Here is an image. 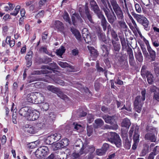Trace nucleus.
Listing matches in <instances>:
<instances>
[{
	"mask_svg": "<svg viewBox=\"0 0 159 159\" xmlns=\"http://www.w3.org/2000/svg\"><path fill=\"white\" fill-rule=\"evenodd\" d=\"M111 8L108 7L106 8H103L102 10L104 12L108 21L111 24H113L117 19V17L119 20H124V16L123 11L119 5L117 3L116 0H110Z\"/></svg>",
	"mask_w": 159,
	"mask_h": 159,
	"instance_id": "f257e3e1",
	"label": "nucleus"
},
{
	"mask_svg": "<svg viewBox=\"0 0 159 159\" xmlns=\"http://www.w3.org/2000/svg\"><path fill=\"white\" fill-rule=\"evenodd\" d=\"M74 148L75 152L73 153L71 156L72 159H77L80 155L84 154L89 152L90 153H93L95 150V148L87 145H84L82 142L80 140L77 141L75 143Z\"/></svg>",
	"mask_w": 159,
	"mask_h": 159,
	"instance_id": "f03ea898",
	"label": "nucleus"
},
{
	"mask_svg": "<svg viewBox=\"0 0 159 159\" xmlns=\"http://www.w3.org/2000/svg\"><path fill=\"white\" fill-rule=\"evenodd\" d=\"M146 130L147 132L151 133H148L145 135V140L150 141L151 142H156L157 134V131L156 129L152 126H147L146 128Z\"/></svg>",
	"mask_w": 159,
	"mask_h": 159,
	"instance_id": "7ed1b4c3",
	"label": "nucleus"
},
{
	"mask_svg": "<svg viewBox=\"0 0 159 159\" xmlns=\"http://www.w3.org/2000/svg\"><path fill=\"white\" fill-rule=\"evenodd\" d=\"M129 136L130 138L133 134L134 144L132 146V148L133 150L136 149L138 143L139 141V134L138 129H134V127H131L129 131Z\"/></svg>",
	"mask_w": 159,
	"mask_h": 159,
	"instance_id": "20e7f679",
	"label": "nucleus"
},
{
	"mask_svg": "<svg viewBox=\"0 0 159 159\" xmlns=\"http://www.w3.org/2000/svg\"><path fill=\"white\" fill-rule=\"evenodd\" d=\"M108 140L112 143H114L117 147L121 146V140L119 135L116 133L110 132L108 133Z\"/></svg>",
	"mask_w": 159,
	"mask_h": 159,
	"instance_id": "39448f33",
	"label": "nucleus"
},
{
	"mask_svg": "<svg viewBox=\"0 0 159 159\" xmlns=\"http://www.w3.org/2000/svg\"><path fill=\"white\" fill-rule=\"evenodd\" d=\"M47 90L54 93H56L57 96L61 99L66 100L68 98L67 96L64 94L60 89L53 85H48L46 87Z\"/></svg>",
	"mask_w": 159,
	"mask_h": 159,
	"instance_id": "423d86ee",
	"label": "nucleus"
},
{
	"mask_svg": "<svg viewBox=\"0 0 159 159\" xmlns=\"http://www.w3.org/2000/svg\"><path fill=\"white\" fill-rule=\"evenodd\" d=\"M49 153L48 148L44 146L39 147L35 152V155L38 158L42 157H46Z\"/></svg>",
	"mask_w": 159,
	"mask_h": 159,
	"instance_id": "0eeeda50",
	"label": "nucleus"
},
{
	"mask_svg": "<svg viewBox=\"0 0 159 159\" xmlns=\"http://www.w3.org/2000/svg\"><path fill=\"white\" fill-rule=\"evenodd\" d=\"M61 134L59 133H57L52 134L50 136L48 137L46 142L49 144H52L54 142L59 141L61 139Z\"/></svg>",
	"mask_w": 159,
	"mask_h": 159,
	"instance_id": "6e6552de",
	"label": "nucleus"
},
{
	"mask_svg": "<svg viewBox=\"0 0 159 159\" xmlns=\"http://www.w3.org/2000/svg\"><path fill=\"white\" fill-rule=\"evenodd\" d=\"M144 102L140 100L139 97H136L133 104L135 111L138 113L141 112Z\"/></svg>",
	"mask_w": 159,
	"mask_h": 159,
	"instance_id": "1a4fd4ad",
	"label": "nucleus"
},
{
	"mask_svg": "<svg viewBox=\"0 0 159 159\" xmlns=\"http://www.w3.org/2000/svg\"><path fill=\"white\" fill-rule=\"evenodd\" d=\"M39 113L38 111L32 110L31 109L30 111L29 112L26 119L29 121H34L39 118Z\"/></svg>",
	"mask_w": 159,
	"mask_h": 159,
	"instance_id": "9d476101",
	"label": "nucleus"
},
{
	"mask_svg": "<svg viewBox=\"0 0 159 159\" xmlns=\"http://www.w3.org/2000/svg\"><path fill=\"white\" fill-rule=\"evenodd\" d=\"M35 104L40 103L43 102L45 98L43 94L39 92H35Z\"/></svg>",
	"mask_w": 159,
	"mask_h": 159,
	"instance_id": "9b49d317",
	"label": "nucleus"
},
{
	"mask_svg": "<svg viewBox=\"0 0 159 159\" xmlns=\"http://www.w3.org/2000/svg\"><path fill=\"white\" fill-rule=\"evenodd\" d=\"M31 109L30 107L27 106L22 107L19 110V114L21 116L25 117L26 119Z\"/></svg>",
	"mask_w": 159,
	"mask_h": 159,
	"instance_id": "f8f14e48",
	"label": "nucleus"
},
{
	"mask_svg": "<svg viewBox=\"0 0 159 159\" xmlns=\"http://www.w3.org/2000/svg\"><path fill=\"white\" fill-rule=\"evenodd\" d=\"M82 36L86 43L89 44L91 43L92 39L90 35L88 34V30L86 28H84L82 31Z\"/></svg>",
	"mask_w": 159,
	"mask_h": 159,
	"instance_id": "ddd939ff",
	"label": "nucleus"
},
{
	"mask_svg": "<svg viewBox=\"0 0 159 159\" xmlns=\"http://www.w3.org/2000/svg\"><path fill=\"white\" fill-rule=\"evenodd\" d=\"M24 129L25 131L31 134H34L37 132L35 125H32L26 124L24 126Z\"/></svg>",
	"mask_w": 159,
	"mask_h": 159,
	"instance_id": "4468645a",
	"label": "nucleus"
},
{
	"mask_svg": "<svg viewBox=\"0 0 159 159\" xmlns=\"http://www.w3.org/2000/svg\"><path fill=\"white\" fill-rule=\"evenodd\" d=\"M71 19L73 25H75L78 23H82L83 21L82 19L78 14H73L71 16Z\"/></svg>",
	"mask_w": 159,
	"mask_h": 159,
	"instance_id": "2eb2a0df",
	"label": "nucleus"
},
{
	"mask_svg": "<svg viewBox=\"0 0 159 159\" xmlns=\"http://www.w3.org/2000/svg\"><path fill=\"white\" fill-rule=\"evenodd\" d=\"M120 66L123 69H127L128 67V61L126 59H124L122 56L120 57L119 60Z\"/></svg>",
	"mask_w": 159,
	"mask_h": 159,
	"instance_id": "dca6fc26",
	"label": "nucleus"
},
{
	"mask_svg": "<svg viewBox=\"0 0 159 159\" xmlns=\"http://www.w3.org/2000/svg\"><path fill=\"white\" fill-rule=\"evenodd\" d=\"M115 118V116H110L108 115H105L103 116V118L105 122L111 125L116 123Z\"/></svg>",
	"mask_w": 159,
	"mask_h": 159,
	"instance_id": "f3484780",
	"label": "nucleus"
},
{
	"mask_svg": "<svg viewBox=\"0 0 159 159\" xmlns=\"http://www.w3.org/2000/svg\"><path fill=\"white\" fill-rule=\"evenodd\" d=\"M54 25L55 27L58 31L63 32L64 27L62 22L59 20H56L54 22Z\"/></svg>",
	"mask_w": 159,
	"mask_h": 159,
	"instance_id": "a211bd4d",
	"label": "nucleus"
},
{
	"mask_svg": "<svg viewBox=\"0 0 159 159\" xmlns=\"http://www.w3.org/2000/svg\"><path fill=\"white\" fill-rule=\"evenodd\" d=\"M98 17L101 19V25L103 30L105 31L106 30L107 24H108L104 16L102 14L98 15Z\"/></svg>",
	"mask_w": 159,
	"mask_h": 159,
	"instance_id": "6ab92c4d",
	"label": "nucleus"
},
{
	"mask_svg": "<svg viewBox=\"0 0 159 159\" xmlns=\"http://www.w3.org/2000/svg\"><path fill=\"white\" fill-rule=\"evenodd\" d=\"M131 14L138 22L139 23H141V22H142L143 20L146 18L143 16L137 14L133 11L131 12Z\"/></svg>",
	"mask_w": 159,
	"mask_h": 159,
	"instance_id": "aec40b11",
	"label": "nucleus"
},
{
	"mask_svg": "<svg viewBox=\"0 0 159 159\" xmlns=\"http://www.w3.org/2000/svg\"><path fill=\"white\" fill-rule=\"evenodd\" d=\"M131 14L138 22L139 23H141V22H142L143 20L146 18L143 16L137 14L133 11L131 12Z\"/></svg>",
	"mask_w": 159,
	"mask_h": 159,
	"instance_id": "412c9836",
	"label": "nucleus"
},
{
	"mask_svg": "<svg viewBox=\"0 0 159 159\" xmlns=\"http://www.w3.org/2000/svg\"><path fill=\"white\" fill-rule=\"evenodd\" d=\"M35 92L31 93L26 95L25 97L27 101L30 103L35 104Z\"/></svg>",
	"mask_w": 159,
	"mask_h": 159,
	"instance_id": "4be33fe9",
	"label": "nucleus"
},
{
	"mask_svg": "<svg viewBox=\"0 0 159 159\" xmlns=\"http://www.w3.org/2000/svg\"><path fill=\"white\" fill-rule=\"evenodd\" d=\"M84 12L89 21L91 23H93L91 12L87 5H85V6Z\"/></svg>",
	"mask_w": 159,
	"mask_h": 159,
	"instance_id": "5701e85b",
	"label": "nucleus"
},
{
	"mask_svg": "<svg viewBox=\"0 0 159 159\" xmlns=\"http://www.w3.org/2000/svg\"><path fill=\"white\" fill-rule=\"evenodd\" d=\"M147 50L149 53V55L150 58V59L151 61H155L156 57V52L153 50L151 48L147 49Z\"/></svg>",
	"mask_w": 159,
	"mask_h": 159,
	"instance_id": "b1692460",
	"label": "nucleus"
},
{
	"mask_svg": "<svg viewBox=\"0 0 159 159\" xmlns=\"http://www.w3.org/2000/svg\"><path fill=\"white\" fill-rule=\"evenodd\" d=\"M37 132L39 130L41 129H45L46 124L45 122L39 121L34 125Z\"/></svg>",
	"mask_w": 159,
	"mask_h": 159,
	"instance_id": "393cba45",
	"label": "nucleus"
},
{
	"mask_svg": "<svg viewBox=\"0 0 159 159\" xmlns=\"http://www.w3.org/2000/svg\"><path fill=\"white\" fill-rule=\"evenodd\" d=\"M101 48L102 51V56L105 57H107L109 54V50L108 46L106 45L101 44Z\"/></svg>",
	"mask_w": 159,
	"mask_h": 159,
	"instance_id": "a878e982",
	"label": "nucleus"
},
{
	"mask_svg": "<svg viewBox=\"0 0 159 159\" xmlns=\"http://www.w3.org/2000/svg\"><path fill=\"white\" fill-rule=\"evenodd\" d=\"M87 48L90 52L91 56L97 57L98 55V52L93 47L90 46H88Z\"/></svg>",
	"mask_w": 159,
	"mask_h": 159,
	"instance_id": "bb28decb",
	"label": "nucleus"
},
{
	"mask_svg": "<svg viewBox=\"0 0 159 159\" xmlns=\"http://www.w3.org/2000/svg\"><path fill=\"white\" fill-rule=\"evenodd\" d=\"M120 5L124 9V11L125 13L129 12L128 8L130 11H131V9L132 11H133L132 6L131 5H128L126 0H125V2H123V5Z\"/></svg>",
	"mask_w": 159,
	"mask_h": 159,
	"instance_id": "cd10ccee",
	"label": "nucleus"
},
{
	"mask_svg": "<svg viewBox=\"0 0 159 159\" xmlns=\"http://www.w3.org/2000/svg\"><path fill=\"white\" fill-rule=\"evenodd\" d=\"M70 30L72 34H74L76 39L78 40H80L81 36L79 31L74 28H71Z\"/></svg>",
	"mask_w": 159,
	"mask_h": 159,
	"instance_id": "c85d7f7f",
	"label": "nucleus"
},
{
	"mask_svg": "<svg viewBox=\"0 0 159 159\" xmlns=\"http://www.w3.org/2000/svg\"><path fill=\"white\" fill-rule=\"evenodd\" d=\"M131 125L130 120L127 118H125L123 120L121 123L122 127L129 128Z\"/></svg>",
	"mask_w": 159,
	"mask_h": 159,
	"instance_id": "c756f323",
	"label": "nucleus"
},
{
	"mask_svg": "<svg viewBox=\"0 0 159 159\" xmlns=\"http://www.w3.org/2000/svg\"><path fill=\"white\" fill-rule=\"evenodd\" d=\"M103 124L104 122L101 119H98L95 120L94 127L95 128H98L101 127Z\"/></svg>",
	"mask_w": 159,
	"mask_h": 159,
	"instance_id": "7c9ffc66",
	"label": "nucleus"
},
{
	"mask_svg": "<svg viewBox=\"0 0 159 159\" xmlns=\"http://www.w3.org/2000/svg\"><path fill=\"white\" fill-rule=\"evenodd\" d=\"M111 42L113 46V49L115 51L118 52L120 48V44L118 43L116 41L112 39Z\"/></svg>",
	"mask_w": 159,
	"mask_h": 159,
	"instance_id": "2f4dec72",
	"label": "nucleus"
},
{
	"mask_svg": "<svg viewBox=\"0 0 159 159\" xmlns=\"http://www.w3.org/2000/svg\"><path fill=\"white\" fill-rule=\"evenodd\" d=\"M102 2V9H103V8H106L108 7V6L109 8H111V5L110 2L108 0H100Z\"/></svg>",
	"mask_w": 159,
	"mask_h": 159,
	"instance_id": "473e14b6",
	"label": "nucleus"
},
{
	"mask_svg": "<svg viewBox=\"0 0 159 159\" xmlns=\"http://www.w3.org/2000/svg\"><path fill=\"white\" fill-rule=\"evenodd\" d=\"M58 64L63 68L69 67L70 68L72 69L73 67L72 66L70 65L66 62H63L62 61H58Z\"/></svg>",
	"mask_w": 159,
	"mask_h": 159,
	"instance_id": "72a5a7b5",
	"label": "nucleus"
},
{
	"mask_svg": "<svg viewBox=\"0 0 159 159\" xmlns=\"http://www.w3.org/2000/svg\"><path fill=\"white\" fill-rule=\"evenodd\" d=\"M146 76L148 83L150 84H153L154 80V77L152 75L150 72L148 74H147Z\"/></svg>",
	"mask_w": 159,
	"mask_h": 159,
	"instance_id": "f704fd0d",
	"label": "nucleus"
},
{
	"mask_svg": "<svg viewBox=\"0 0 159 159\" xmlns=\"http://www.w3.org/2000/svg\"><path fill=\"white\" fill-rule=\"evenodd\" d=\"M119 37L120 39L122 45V50H124L127 48L126 43L125 42V38L123 36H119Z\"/></svg>",
	"mask_w": 159,
	"mask_h": 159,
	"instance_id": "c9c22d12",
	"label": "nucleus"
},
{
	"mask_svg": "<svg viewBox=\"0 0 159 159\" xmlns=\"http://www.w3.org/2000/svg\"><path fill=\"white\" fill-rule=\"evenodd\" d=\"M62 148L66 147L69 144V140L67 138H65L62 139L59 142Z\"/></svg>",
	"mask_w": 159,
	"mask_h": 159,
	"instance_id": "e433bc0d",
	"label": "nucleus"
},
{
	"mask_svg": "<svg viewBox=\"0 0 159 159\" xmlns=\"http://www.w3.org/2000/svg\"><path fill=\"white\" fill-rule=\"evenodd\" d=\"M118 125L116 123L112 124L111 125H106L105 126V128L107 129L113 130H116L118 129Z\"/></svg>",
	"mask_w": 159,
	"mask_h": 159,
	"instance_id": "4c0bfd02",
	"label": "nucleus"
},
{
	"mask_svg": "<svg viewBox=\"0 0 159 159\" xmlns=\"http://www.w3.org/2000/svg\"><path fill=\"white\" fill-rule=\"evenodd\" d=\"M147 66H143L142 67L141 71V74L142 76H145V75L146 76L147 75V74H148L150 72L147 71L146 70Z\"/></svg>",
	"mask_w": 159,
	"mask_h": 159,
	"instance_id": "58836bf2",
	"label": "nucleus"
},
{
	"mask_svg": "<svg viewBox=\"0 0 159 159\" xmlns=\"http://www.w3.org/2000/svg\"><path fill=\"white\" fill-rule=\"evenodd\" d=\"M49 73L48 70H35L33 72V75H39L42 74H46Z\"/></svg>",
	"mask_w": 159,
	"mask_h": 159,
	"instance_id": "ea45409f",
	"label": "nucleus"
},
{
	"mask_svg": "<svg viewBox=\"0 0 159 159\" xmlns=\"http://www.w3.org/2000/svg\"><path fill=\"white\" fill-rule=\"evenodd\" d=\"M52 59L48 57L47 56H45L43 58H41L40 59V61H41L42 63L47 64L48 63L52 61Z\"/></svg>",
	"mask_w": 159,
	"mask_h": 159,
	"instance_id": "a19ab883",
	"label": "nucleus"
},
{
	"mask_svg": "<svg viewBox=\"0 0 159 159\" xmlns=\"http://www.w3.org/2000/svg\"><path fill=\"white\" fill-rule=\"evenodd\" d=\"M63 18L64 20L67 22H68L70 25L72 24V22L67 12H65L63 16Z\"/></svg>",
	"mask_w": 159,
	"mask_h": 159,
	"instance_id": "79ce46f5",
	"label": "nucleus"
},
{
	"mask_svg": "<svg viewBox=\"0 0 159 159\" xmlns=\"http://www.w3.org/2000/svg\"><path fill=\"white\" fill-rule=\"evenodd\" d=\"M92 8L94 12L96 13L98 16V15L102 14L101 12L100 9L97 4L95 6H94V7H92Z\"/></svg>",
	"mask_w": 159,
	"mask_h": 159,
	"instance_id": "37998d69",
	"label": "nucleus"
},
{
	"mask_svg": "<svg viewBox=\"0 0 159 159\" xmlns=\"http://www.w3.org/2000/svg\"><path fill=\"white\" fill-rule=\"evenodd\" d=\"M54 81L56 83L58 84L64 86L65 85V82L64 81L61 80L58 77L54 78Z\"/></svg>",
	"mask_w": 159,
	"mask_h": 159,
	"instance_id": "c03bdc74",
	"label": "nucleus"
},
{
	"mask_svg": "<svg viewBox=\"0 0 159 159\" xmlns=\"http://www.w3.org/2000/svg\"><path fill=\"white\" fill-rule=\"evenodd\" d=\"M142 96H138L136 97H139L140 100L144 102L145 100L146 91L145 89H144L141 92Z\"/></svg>",
	"mask_w": 159,
	"mask_h": 159,
	"instance_id": "a18cd8bd",
	"label": "nucleus"
},
{
	"mask_svg": "<svg viewBox=\"0 0 159 159\" xmlns=\"http://www.w3.org/2000/svg\"><path fill=\"white\" fill-rule=\"evenodd\" d=\"M65 50L63 46H62L61 49L57 50L56 52L57 55L60 56H61L65 52Z\"/></svg>",
	"mask_w": 159,
	"mask_h": 159,
	"instance_id": "49530a36",
	"label": "nucleus"
},
{
	"mask_svg": "<svg viewBox=\"0 0 159 159\" xmlns=\"http://www.w3.org/2000/svg\"><path fill=\"white\" fill-rule=\"evenodd\" d=\"M125 148L128 149H129L131 147V143L129 141L128 137H126L125 139L124 143Z\"/></svg>",
	"mask_w": 159,
	"mask_h": 159,
	"instance_id": "de8ad7c7",
	"label": "nucleus"
},
{
	"mask_svg": "<svg viewBox=\"0 0 159 159\" xmlns=\"http://www.w3.org/2000/svg\"><path fill=\"white\" fill-rule=\"evenodd\" d=\"M120 20L118 21V24L121 29H122L126 30L127 27V25H126L125 23L123 21V20Z\"/></svg>",
	"mask_w": 159,
	"mask_h": 159,
	"instance_id": "09e8293b",
	"label": "nucleus"
},
{
	"mask_svg": "<svg viewBox=\"0 0 159 159\" xmlns=\"http://www.w3.org/2000/svg\"><path fill=\"white\" fill-rule=\"evenodd\" d=\"M52 149L54 151L57 150L62 148L59 142L53 145L52 146Z\"/></svg>",
	"mask_w": 159,
	"mask_h": 159,
	"instance_id": "8fccbe9b",
	"label": "nucleus"
},
{
	"mask_svg": "<svg viewBox=\"0 0 159 159\" xmlns=\"http://www.w3.org/2000/svg\"><path fill=\"white\" fill-rule=\"evenodd\" d=\"M98 35L99 37L100 40H102L104 42H105L107 41L106 36L104 33L99 32L98 33Z\"/></svg>",
	"mask_w": 159,
	"mask_h": 159,
	"instance_id": "3c124183",
	"label": "nucleus"
},
{
	"mask_svg": "<svg viewBox=\"0 0 159 159\" xmlns=\"http://www.w3.org/2000/svg\"><path fill=\"white\" fill-rule=\"evenodd\" d=\"M141 48L142 50L143 53L145 57H147L149 56V54L147 52L146 49L145 47L143 45H141Z\"/></svg>",
	"mask_w": 159,
	"mask_h": 159,
	"instance_id": "603ef678",
	"label": "nucleus"
},
{
	"mask_svg": "<svg viewBox=\"0 0 159 159\" xmlns=\"http://www.w3.org/2000/svg\"><path fill=\"white\" fill-rule=\"evenodd\" d=\"M20 8V6H17L15 9L14 11L13 12L11 13L10 15H11L16 16L19 12Z\"/></svg>",
	"mask_w": 159,
	"mask_h": 159,
	"instance_id": "864d4df0",
	"label": "nucleus"
},
{
	"mask_svg": "<svg viewBox=\"0 0 159 159\" xmlns=\"http://www.w3.org/2000/svg\"><path fill=\"white\" fill-rule=\"evenodd\" d=\"M33 55V52L31 51H29L25 56V59L26 60H32Z\"/></svg>",
	"mask_w": 159,
	"mask_h": 159,
	"instance_id": "5fc2aeb1",
	"label": "nucleus"
},
{
	"mask_svg": "<svg viewBox=\"0 0 159 159\" xmlns=\"http://www.w3.org/2000/svg\"><path fill=\"white\" fill-rule=\"evenodd\" d=\"M140 24H142L144 26L145 30H147L148 26V21L146 18L143 21L141 22V23Z\"/></svg>",
	"mask_w": 159,
	"mask_h": 159,
	"instance_id": "6e6d98bb",
	"label": "nucleus"
},
{
	"mask_svg": "<svg viewBox=\"0 0 159 159\" xmlns=\"http://www.w3.org/2000/svg\"><path fill=\"white\" fill-rule=\"evenodd\" d=\"M135 56L136 58L139 62H141L142 61L143 58L142 54L140 52H139Z\"/></svg>",
	"mask_w": 159,
	"mask_h": 159,
	"instance_id": "4d7b16f0",
	"label": "nucleus"
},
{
	"mask_svg": "<svg viewBox=\"0 0 159 159\" xmlns=\"http://www.w3.org/2000/svg\"><path fill=\"white\" fill-rule=\"evenodd\" d=\"M111 34L112 38L116 41L119 40V39L118 38L117 35L113 30H112L111 31Z\"/></svg>",
	"mask_w": 159,
	"mask_h": 159,
	"instance_id": "13d9d810",
	"label": "nucleus"
},
{
	"mask_svg": "<svg viewBox=\"0 0 159 159\" xmlns=\"http://www.w3.org/2000/svg\"><path fill=\"white\" fill-rule=\"evenodd\" d=\"M97 154L99 156H102L104 155L105 153V152L102 148L101 149H97L96 151Z\"/></svg>",
	"mask_w": 159,
	"mask_h": 159,
	"instance_id": "bf43d9fd",
	"label": "nucleus"
},
{
	"mask_svg": "<svg viewBox=\"0 0 159 159\" xmlns=\"http://www.w3.org/2000/svg\"><path fill=\"white\" fill-rule=\"evenodd\" d=\"M87 119L88 122L89 123H90L93 121L94 118L93 116L91 114H89L87 115Z\"/></svg>",
	"mask_w": 159,
	"mask_h": 159,
	"instance_id": "052dcab7",
	"label": "nucleus"
},
{
	"mask_svg": "<svg viewBox=\"0 0 159 159\" xmlns=\"http://www.w3.org/2000/svg\"><path fill=\"white\" fill-rule=\"evenodd\" d=\"M150 91L152 93L154 92V93L158 92L159 90L156 86L152 85L150 87Z\"/></svg>",
	"mask_w": 159,
	"mask_h": 159,
	"instance_id": "680f3d73",
	"label": "nucleus"
},
{
	"mask_svg": "<svg viewBox=\"0 0 159 159\" xmlns=\"http://www.w3.org/2000/svg\"><path fill=\"white\" fill-rule=\"evenodd\" d=\"M87 135L89 136H90L92 134L93 129L91 126H87Z\"/></svg>",
	"mask_w": 159,
	"mask_h": 159,
	"instance_id": "e2e57ef3",
	"label": "nucleus"
},
{
	"mask_svg": "<svg viewBox=\"0 0 159 159\" xmlns=\"http://www.w3.org/2000/svg\"><path fill=\"white\" fill-rule=\"evenodd\" d=\"M59 159H66L68 157L64 152H62L59 155Z\"/></svg>",
	"mask_w": 159,
	"mask_h": 159,
	"instance_id": "0e129e2a",
	"label": "nucleus"
},
{
	"mask_svg": "<svg viewBox=\"0 0 159 159\" xmlns=\"http://www.w3.org/2000/svg\"><path fill=\"white\" fill-rule=\"evenodd\" d=\"M135 7L136 12L139 13H140L141 11V9L140 5L136 3L135 4Z\"/></svg>",
	"mask_w": 159,
	"mask_h": 159,
	"instance_id": "69168bd1",
	"label": "nucleus"
},
{
	"mask_svg": "<svg viewBox=\"0 0 159 159\" xmlns=\"http://www.w3.org/2000/svg\"><path fill=\"white\" fill-rule=\"evenodd\" d=\"M43 111H47L49 108V105L48 103H45L42 104L41 106Z\"/></svg>",
	"mask_w": 159,
	"mask_h": 159,
	"instance_id": "338daca9",
	"label": "nucleus"
},
{
	"mask_svg": "<svg viewBox=\"0 0 159 159\" xmlns=\"http://www.w3.org/2000/svg\"><path fill=\"white\" fill-rule=\"evenodd\" d=\"M153 99L159 102V91L154 93Z\"/></svg>",
	"mask_w": 159,
	"mask_h": 159,
	"instance_id": "774afa93",
	"label": "nucleus"
}]
</instances>
